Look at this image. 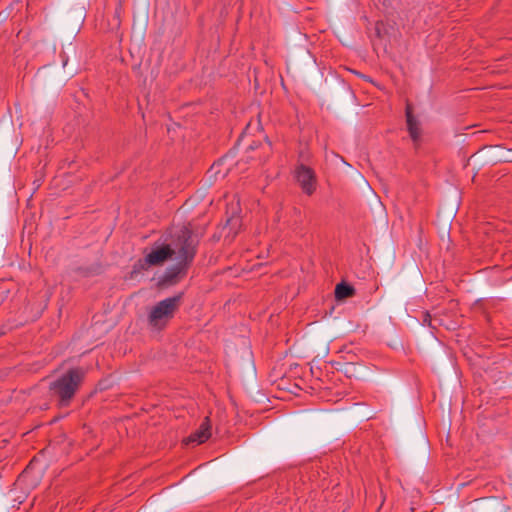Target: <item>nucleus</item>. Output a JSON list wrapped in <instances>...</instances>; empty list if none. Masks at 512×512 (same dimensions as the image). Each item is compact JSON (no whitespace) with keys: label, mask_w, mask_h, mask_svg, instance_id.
Wrapping results in <instances>:
<instances>
[{"label":"nucleus","mask_w":512,"mask_h":512,"mask_svg":"<svg viewBox=\"0 0 512 512\" xmlns=\"http://www.w3.org/2000/svg\"><path fill=\"white\" fill-rule=\"evenodd\" d=\"M86 376L82 367H73L49 382V394L59 408L70 406Z\"/></svg>","instance_id":"f257e3e1"},{"label":"nucleus","mask_w":512,"mask_h":512,"mask_svg":"<svg viewBox=\"0 0 512 512\" xmlns=\"http://www.w3.org/2000/svg\"><path fill=\"white\" fill-rule=\"evenodd\" d=\"M180 242L176 244L178 256L177 263L168 268L163 277L165 282L174 283L179 276L186 274V271L192 263L197 246L199 243L198 234L194 233L188 226L181 228Z\"/></svg>","instance_id":"f03ea898"},{"label":"nucleus","mask_w":512,"mask_h":512,"mask_svg":"<svg viewBox=\"0 0 512 512\" xmlns=\"http://www.w3.org/2000/svg\"><path fill=\"white\" fill-rule=\"evenodd\" d=\"M182 297L183 293H179L175 296L168 297L153 306L148 314L149 324L157 329L164 328L178 311Z\"/></svg>","instance_id":"7ed1b4c3"},{"label":"nucleus","mask_w":512,"mask_h":512,"mask_svg":"<svg viewBox=\"0 0 512 512\" xmlns=\"http://www.w3.org/2000/svg\"><path fill=\"white\" fill-rule=\"evenodd\" d=\"M181 226L180 228H182ZM181 229L175 234L170 244L161 245L153 249L143 259H139L133 266V272L147 269L150 266H157L170 259L173 255L178 256L176 244L180 242Z\"/></svg>","instance_id":"20e7f679"},{"label":"nucleus","mask_w":512,"mask_h":512,"mask_svg":"<svg viewBox=\"0 0 512 512\" xmlns=\"http://www.w3.org/2000/svg\"><path fill=\"white\" fill-rule=\"evenodd\" d=\"M340 160L346 166V175L361 189L363 195L367 198L373 213L378 216L376 220L383 221L385 218V208L368 181L359 171L355 170L343 158H340Z\"/></svg>","instance_id":"39448f33"},{"label":"nucleus","mask_w":512,"mask_h":512,"mask_svg":"<svg viewBox=\"0 0 512 512\" xmlns=\"http://www.w3.org/2000/svg\"><path fill=\"white\" fill-rule=\"evenodd\" d=\"M68 76H59V70L52 67L40 69L34 78V88L38 91L59 88L65 84Z\"/></svg>","instance_id":"423d86ee"},{"label":"nucleus","mask_w":512,"mask_h":512,"mask_svg":"<svg viewBox=\"0 0 512 512\" xmlns=\"http://www.w3.org/2000/svg\"><path fill=\"white\" fill-rule=\"evenodd\" d=\"M288 71L295 78L305 79L306 72L316 71L315 60L306 49H303L300 56H291Z\"/></svg>","instance_id":"0eeeda50"},{"label":"nucleus","mask_w":512,"mask_h":512,"mask_svg":"<svg viewBox=\"0 0 512 512\" xmlns=\"http://www.w3.org/2000/svg\"><path fill=\"white\" fill-rule=\"evenodd\" d=\"M295 179L306 194H312L315 190L316 176L314 171L301 164L295 170Z\"/></svg>","instance_id":"6e6552de"},{"label":"nucleus","mask_w":512,"mask_h":512,"mask_svg":"<svg viewBox=\"0 0 512 512\" xmlns=\"http://www.w3.org/2000/svg\"><path fill=\"white\" fill-rule=\"evenodd\" d=\"M504 148L500 146L484 147L474 154L471 159L479 164H495L502 162Z\"/></svg>","instance_id":"1a4fd4ad"},{"label":"nucleus","mask_w":512,"mask_h":512,"mask_svg":"<svg viewBox=\"0 0 512 512\" xmlns=\"http://www.w3.org/2000/svg\"><path fill=\"white\" fill-rule=\"evenodd\" d=\"M211 436V423L209 417H205L200 427L192 433L187 442L202 444L207 441Z\"/></svg>","instance_id":"9d476101"},{"label":"nucleus","mask_w":512,"mask_h":512,"mask_svg":"<svg viewBox=\"0 0 512 512\" xmlns=\"http://www.w3.org/2000/svg\"><path fill=\"white\" fill-rule=\"evenodd\" d=\"M406 121L409 134L413 141H417L421 136V124L420 122L412 115L410 106L406 108Z\"/></svg>","instance_id":"9b49d317"},{"label":"nucleus","mask_w":512,"mask_h":512,"mask_svg":"<svg viewBox=\"0 0 512 512\" xmlns=\"http://www.w3.org/2000/svg\"><path fill=\"white\" fill-rule=\"evenodd\" d=\"M355 295V289L348 283L341 282L335 287V297L337 300H344Z\"/></svg>","instance_id":"f8f14e48"},{"label":"nucleus","mask_w":512,"mask_h":512,"mask_svg":"<svg viewBox=\"0 0 512 512\" xmlns=\"http://www.w3.org/2000/svg\"><path fill=\"white\" fill-rule=\"evenodd\" d=\"M458 207L456 204L450 205L448 208H442L438 212L439 221L443 224L451 223L456 216Z\"/></svg>","instance_id":"ddd939ff"},{"label":"nucleus","mask_w":512,"mask_h":512,"mask_svg":"<svg viewBox=\"0 0 512 512\" xmlns=\"http://www.w3.org/2000/svg\"><path fill=\"white\" fill-rule=\"evenodd\" d=\"M208 189L205 187H201L197 192L192 196V204H199L207 195Z\"/></svg>","instance_id":"4468645a"},{"label":"nucleus","mask_w":512,"mask_h":512,"mask_svg":"<svg viewBox=\"0 0 512 512\" xmlns=\"http://www.w3.org/2000/svg\"><path fill=\"white\" fill-rule=\"evenodd\" d=\"M84 20V13L82 10H78L74 17V24L72 27V31L77 32L80 29V26Z\"/></svg>","instance_id":"2eb2a0df"},{"label":"nucleus","mask_w":512,"mask_h":512,"mask_svg":"<svg viewBox=\"0 0 512 512\" xmlns=\"http://www.w3.org/2000/svg\"><path fill=\"white\" fill-rule=\"evenodd\" d=\"M20 3V1H17L15 3H13L9 8H7L6 10L2 11L0 13V21H5L11 14V11L14 10V8L16 6H18Z\"/></svg>","instance_id":"dca6fc26"},{"label":"nucleus","mask_w":512,"mask_h":512,"mask_svg":"<svg viewBox=\"0 0 512 512\" xmlns=\"http://www.w3.org/2000/svg\"><path fill=\"white\" fill-rule=\"evenodd\" d=\"M216 174H217V172L209 175L207 177V179L204 181V184L202 186L209 190V188L214 184V182L216 180Z\"/></svg>","instance_id":"f3484780"},{"label":"nucleus","mask_w":512,"mask_h":512,"mask_svg":"<svg viewBox=\"0 0 512 512\" xmlns=\"http://www.w3.org/2000/svg\"><path fill=\"white\" fill-rule=\"evenodd\" d=\"M197 204H192V197H190L182 206L181 211L183 213L189 212L192 210Z\"/></svg>","instance_id":"a211bd4d"},{"label":"nucleus","mask_w":512,"mask_h":512,"mask_svg":"<svg viewBox=\"0 0 512 512\" xmlns=\"http://www.w3.org/2000/svg\"><path fill=\"white\" fill-rule=\"evenodd\" d=\"M502 162H512V149L503 150Z\"/></svg>","instance_id":"6ab92c4d"},{"label":"nucleus","mask_w":512,"mask_h":512,"mask_svg":"<svg viewBox=\"0 0 512 512\" xmlns=\"http://www.w3.org/2000/svg\"><path fill=\"white\" fill-rule=\"evenodd\" d=\"M232 220H233V217L231 216V217H229L228 222H230Z\"/></svg>","instance_id":"aec40b11"}]
</instances>
